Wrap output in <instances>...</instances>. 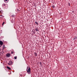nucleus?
<instances>
[{"label":"nucleus","instance_id":"obj_1","mask_svg":"<svg viewBox=\"0 0 77 77\" xmlns=\"http://www.w3.org/2000/svg\"><path fill=\"white\" fill-rule=\"evenodd\" d=\"M28 67L29 68L28 70H27V68L26 71L28 74H30V73H31V72H30V68L29 67Z\"/></svg>","mask_w":77,"mask_h":77},{"label":"nucleus","instance_id":"obj_2","mask_svg":"<svg viewBox=\"0 0 77 77\" xmlns=\"http://www.w3.org/2000/svg\"><path fill=\"white\" fill-rule=\"evenodd\" d=\"M12 63H13V62L12 61H10L8 64V65H12Z\"/></svg>","mask_w":77,"mask_h":77},{"label":"nucleus","instance_id":"obj_3","mask_svg":"<svg viewBox=\"0 0 77 77\" xmlns=\"http://www.w3.org/2000/svg\"><path fill=\"white\" fill-rule=\"evenodd\" d=\"M10 56H11V54L8 53H7L6 54V56L8 57H10Z\"/></svg>","mask_w":77,"mask_h":77},{"label":"nucleus","instance_id":"obj_4","mask_svg":"<svg viewBox=\"0 0 77 77\" xmlns=\"http://www.w3.org/2000/svg\"><path fill=\"white\" fill-rule=\"evenodd\" d=\"M0 45H3V42L2 41H0Z\"/></svg>","mask_w":77,"mask_h":77},{"label":"nucleus","instance_id":"obj_5","mask_svg":"<svg viewBox=\"0 0 77 77\" xmlns=\"http://www.w3.org/2000/svg\"><path fill=\"white\" fill-rule=\"evenodd\" d=\"M7 68L8 69H9V70H11V68L9 67L8 66H7Z\"/></svg>","mask_w":77,"mask_h":77},{"label":"nucleus","instance_id":"obj_6","mask_svg":"<svg viewBox=\"0 0 77 77\" xmlns=\"http://www.w3.org/2000/svg\"><path fill=\"white\" fill-rule=\"evenodd\" d=\"M77 37H75L74 38H73V40H76L77 39Z\"/></svg>","mask_w":77,"mask_h":77},{"label":"nucleus","instance_id":"obj_7","mask_svg":"<svg viewBox=\"0 0 77 77\" xmlns=\"http://www.w3.org/2000/svg\"><path fill=\"white\" fill-rule=\"evenodd\" d=\"M34 54H35V56H37V54L36 53V52H35V53H34Z\"/></svg>","mask_w":77,"mask_h":77},{"label":"nucleus","instance_id":"obj_8","mask_svg":"<svg viewBox=\"0 0 77 77\" xmlns=\"http://www.w3.org/2000/svg\"><path fill=\"white\" fill-rule=\"evenodd\" d=\"M35 30L36 31V32L38 31V28L36 27V28H35Z\"/></svg>","mask_w":77,"mask_h":77},{"label":"nucleus","instance_id":"obj_9","mask_svg":"<svg viewBox=\"0 0 77 77\" xmlns=\"http://www.w3.org/2000/svg\"><path fill=\"white\" fill-rule=\"evenodd\" d=\"M35 24H36L37 25H39V24H38V23L37 22H35Z\"/></svg>","mask_w":77,"mask_h":77},{"label":"nucleus","instance_id":"obj_10","mask_svg":"<svg viewBox=\"0 0 77 77\" xmlns=\"http://www.w3.org/2000/svg\"><path fill=\"white\" fill-rule=\"evenodd\" d=\"M3 6H6V4H2Z\"/></svg>","mask_w":77,"mask_h":77},{"label":"nucleus","instance_id":"obj_11","mask_svg":"<svg viewBox=\"0 0 77 77\" xmlns=\"http://www.w3.org/2000/svg\"><path fill=\"white\" fill-rule=\"evenodd\" d=\"M52 7H53V9H54V8H55V6L54 5H53Z\"/></svg>","mask_w":77,"mask_h":77},{"label":"nucleus","instance_id":"obj_12","mask_svg":"<svg viewBox=\"0 0 77 77\" xmlns=\"http://www.w3.org/2000/svg\"><path fill=\"white\" fill-rule=\"evenodd\" d=\"M14 53V51H12L11 52V54H13V53Z\"/></svg>","mask_w":77,"mask_h":77},{"label":"nucleus","instance_id":"obj_13","mask_svg":"<svg viewBox=\"0 0 77 77\" xmlns=\"http://www.w3.org/2000/svg\"><path fill=\"white\" fill-rule=\"evenodd\" d=\"M17 11L18 12H20V10H19V9H17Z\"/></svg>","mask_w":77,"mask_h":77},{"label":"nucleus","instance_id":"obj_14","mask_svg":"<svg viewBox=\"0 0 77 77\" xmlns=\"http://www.w3.org/2000/svg\"><path fill=\"white\" fill-rule=\"evenodd\" d=\"M17 57H14L15 59H17Z\"/></svg>","mask_w":77,"mask_h":77},{"label":"nucleus","instance_id":"obj_15","mask_svg":"<svg viewBox=\"0 0 77 77\" xmlns=\"http://www.w3.org/2000/svg\"><path fill=\"white\" fill-rule=\"evenodd\" d=\"M12 17H15V15H12Z\"/></svg>","mask_w":77,"mask_h":77},{"label":"nucleus","instance_id":"obj_16","mask_svg":"<svg viewBox=\"0 0 77 77\" xmlns=\"http://www.w3.org/2000/svg\"><path fill=\"white\" fill-rule=\"evenodd\" d=\"M40 64L41 65H42V62H40Z\"/></svg>","mask_w":77,"mask_h":77},{"label":"nucleus","instance_id":"obj_17","mask_svg":"<svg viewBox=\"0 0 77 77\" xmlns=\"http://www.w3.org/2000/svg\"><path fill=\"white\" fill-rule=\"evenodd\" d=\"M5 24V22H3L2 23V26H3V24Z\"/></svg>","mask_w":77,"mask_h":77},{"label":"nucleus","instance_id":"obj_18","mask_svg":"<svg viewBox=\"0 0 77 77\" xmlns=\"http://www.w3.org/2000/svg\"><path fill=\"white\" fill-rule=\"evenodd\" d=\"M3 47L4 48H5V45H4Z\"/></svg>","mask_w":77,"mask_h":77},{"label":"nucleus","instance_id":"obj_19","mask_svg":"<svg viewBox=\"0 0 77 77\" xmlns=\"http://www.w3.org/2000/svg\"><path fill=\"white\" fill-rule=\"evenodd\" d=\"M72 12L73 13H74V11H72Z\"/></svg>","mask_w":77,"mask_h":77},{"label":"nucleus","instance_id":"obj_20","mask_svg":"<svg viewBox=\"0 0 77 77\" xmlns=\"http://www.w3.org/2000/svg\"><path fill=\"white\" fill-rule=\"evenodd\" d=\"M69 6H70L71 5H70V4H69Z\"/></svg>","mask_w":77,"mask_h":77},{"label":"nucleus","instance_id":"obj_21","mask_svg":"<svg viewBox=\"0 0 77 77\" xmlns=\"http://www.w3.org/2000/svg\"><path fill=\"white\" fill-rule=\"evenodd\" d=\"M5 1H8V0H5Z\"/></svg>","mask_w":77,"mask_h":77},{"label":"nucleus","instance_id":"obj_22","mask_svg":"<svg viewBox=\"0 0 77 77\" xmlns=\"http://www.w3.org/2000/svg\"><path fill=\"white\" fill-rule=\"evenodd\" d=\"M20 75L21 76V75Z\"/></svg>","mask_w":77,"mask_h":77}]
</instances>
